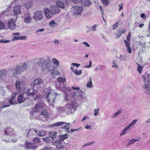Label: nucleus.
<instances>
[{
  "mask_svg": "<svg viewBox=\"0 0 150 150\" xmlns=\"http://www.w3.org/2000/svg\"><path fill=\"white\" fill-rule=\"evenodd\" d=\"M42 62L41 67V69L42 71L47 69L49 71H52L51 74L53 76L54 75L56 74L57 75V73H59L58 72L57 74H55V72H54V70L55 67L52 63L49 56L46 57L44 59H43V61Z\"/></svg>",
  "mask_w": 150,
  "mask_h": 150,
  "instance_id": "obj_1",
  "label": "nucleus"
},
{
  "mask_svg": "<svg viewBox=\"0 0 150 150\" xmlns=\"http://www.w3.org/2000/svg\"><path fill=\"white\" fill-rule=\"evenodd\" d=\"M44 92L46 95L47 101L50 104L53 105L54 100L56 98V96L58 94L54 92L51 93V89L50 88L45 89L44 90Z\"/></svg>",
  "mask_w": 150,
  "mask_h": 150,
  "instance_id": "obj_2",
  "label": "nucleus"
},
{
  "mask_svg": "<svg viewBox=\"0 0 150 150\" xmlns=\"http://www.w3.org/2000/svg\"><path fill=\"white\" fill-rule=\"evenodd\" d=\"M71 88L74 89H76L77 91L76 92L74 91V95L73 97L74 99L79 100H81L83 98V93L82 90H80L79 87H74L72 86Z\"/></svg>",
  "mask_w": 150,
  "mask_h": 150,
  "instance_id": "obj_3",
  "label": "nucleus"
},
{
  "mask_svg": "<svg viewBox=\"0 0 150 150\" xmlns=\"http://www.w3.org/2000/svg\"><path fill=\"white\" fill-rule=\"evenodd\" d=\"M77 106L75 101H71L70 103L67 105L65 108L67 109V113L68 114H71L73 113Z\"/></svg>",
  "mask_w": 150,
  "mask_h": 150,
  "instance_id": "obj_4",
  "label": "nucleus"
},
{
  "mask_svg": "<svg viewBox=\"0 0 150 150\" xmlns=\"http://www.w3.org/2000/svg\"><path fill=\"white\" fill-rule=\"evenodd\" d=\"M44 106V104L41 103L36 104L35 107L32 108V111L30 112V114L33 115L35 112L42 111Z\"/></svg>",
  "mask_w": 150,
  "mask_h": 150,
  "instance_id": "obj_5",
  "label": "nucleus"
},
{
  "mask_svg": "<svg viewBox=\"0 0 150 150\" xmlns=\"http://www.w3.org/2000/svg\"><path fill=\"white\" fill-rule=\"evenodd\" d=\"M65 124V125L61 127L62 129H66V131L69 132V128L70 124L67 122H57L54 124H53L51 126H52L58 127L61 126Z\"/></svg>",
  "mask_w": 150,
  "mask_h": 150,
  "instance_id": "obj_6",
  "label": "nucleus"
},
{
  "mask_svg": "<svg viewBox=\"0 0 150 150\" xmlns=\"http://www.w3.org/2000/svg\"><path fill=\"white\" fill-rule=\"evenodd\" d=\"M83 10L82 6H74L72 7L71 9V11L77 15H81Z\"/></svg>",
  "mask_w": 150,
  "mask_h": 150,
  "instance_id": "obj_7",
  "label": "nucleus"
},
{
  "mask_svg": "<svg viewBox=\"0 0 150 150\" xmlns=\"http://www.w3.org/2000/svg\"><path fill=\"white\" fill-rule=\"evenodd\" d=\"M43 15L42 11L37 10L34 13L33 18L35 21H40L43 18Z\"/></svg>",
  "mask_w": 150,
  "mask_h": 150,
  "instance_id": "obj_8",
  "label": "nucleus"
},
{
  "mask_svg": "<svg viewBox=\"0 0 150 150\" xmlns=\"http://www.w3.org/2000/svg\"><path fill=\"white\" fill-rule=\"evenodd\" d=\"M27 98V94L23 92L18 96L17 99V102L19 103H22Z\"/></svg>",
  "mask_w": 150,
  "mask_h": 150,
  "instance_id": "obj_9",
  "label": "nucleus"
},
{
  "mask_svg": "<svg viewBox=\"0 0 150 150\" xmlns=\"http://www.w3.org/2000/svg\"><path fill=\"white\" fill-rule=\"evenodd\" d=\"M12 72V74L13 76H16L21 74L19 67V66H16L15 67L12 68L11 69Z\"/></svg>",
  "mask_w": 150,
  "mask_h": 150,
  "instance_id": "obj_10",
  "label": "nucleus"
},
{
  "mask_svg": "<svg viewBox=\"0 0 150 150\" xmlns=\"http://www.w3.org/2000/svg\"><path fill=\"white\" fill-rule=\"evenodd\" d=\"M7 25L8 27L11 30H14L15 29L16 24L13 19H10L9 20Z\"/></svg>",
  "mask_w": 150,
  "mask_h": 150,
  "instance_id": "obj_11",
  "label": "nucleus"
},
{
  "mask_svg": "<svg viewBox=\"0 0 150 150\" xmlns=\"http://www.w3.org/2000/svg\"><path fill=\"white\" fill-rule=\"evenodd\" d=\"M24 83V82L22 81L21 79L17 80L15 83L16 87L17 90H20L22 86H23V84Z\"/></svg>",
  "mask_w": 150,
  "mask_h": 150,
  "instance_id": "obj_12",
  "label": "nucleus"
},
{
  "mask_svg": "<svg viewBox=\"0 0 150 150\" xmlns=\"http://www.w3.org/2000/svg\"><path fill=\"white\" fill-rule=\"evenodd\" d=\"M7 71L5 69L0 71V79L4 80L6 78Z\"/></svg>",
  "mask_w": 150,
  "mask_h": 150,
  "instance_id": "obj_13",
  "label": "nucleus"
},
{
  "mask_svg": "<svg viewBox=\"0 0 150 150\" xmlns=\"http://www.w3.org/2000/svg\"><path fill=\"white\" fill-rule=\"evenodd\" d=\"M44 11L45 16L47 18H50L52 17V14L50 11L47 8L44 9Z\"/></svg>",
  "mask_w": 150,
  "mask_h": 150,
  "instance_id": "obj_14",
  "label": "nucleus"
},
{
  "mask_svg": "<svg viewBox=\"0 0 150 150\" xmlns=\"http://www.w3.org/2000/svg\"><path fill=\"white\" fill-rule=\"evenodd\" d=\"M19 67L20 71L22 72L26 70L28 68V65L25 63H21Z\"/></svg>",
  "mask_w": 150,
  "mask_h": 150,
  "instance_id": "obj_15",
  "label": "nucleus"
},
{
  "mask_svg": "<svg viewBox=\"0 0 150 150\" xmlns=\"http://www.w3.org/2000/svg\"><path fill=\"white\" fill-rule=\"evenodd\" d=\"M36 92V91L34 90L33 88H29L27 91L24 92V93L27 94V97L28 98V96H33L35 94Z\"/></svg>",
  "mask_w": 150,
  "mask_h": 150,
  "instance_id": "obj_16",
  "label": "nucleus"
},
{
  "mask_svg": "<svg viewBox=\"0 0 150 150\" xmlns=\"http://www.w3.org/2000/svg\"><path fill=\"white\" fill-rule=\"evenodd\" d=\"M25 146L28 149H34L36 148V146L34 144L31 143L26 142L24 143Z\"/></svg>",
  "mask_w": 150,
  "mask_h": 150,
  "instance_id": "obj_17",
  "label": "nucleus"
},
{
  "mask_svg": "<svg viewBox=\"0 0 150 150\" xmlns=\"http://www.w3.org/2000/svg\"><path fill=\"white\" fill-rule=\"evenodd\" d=\"M35 133H38V132L36 130L33 128L30 129L27 134V136H31L35 134Z\"/></svg>",
  "mask_w": 150,
  "mask_h": 150,
  "instance_id": "obj_18",
  "label": "nucleus"
},
{
  "mask_svg": "<svg viewBox=\"0 0 150 150\" xmlns=\"http://www.w3.org/2000/svg\"><path fill=\"white\" fill-rule=\"evenodd\" d=\"M52 144L56 146L57 148H61L63 147V145H61V142L59 141L58 140L54 142H53Z\"/></svg>",
  "mask_w": 150,
  "mask_h": 150,
  "instance_id": "obj_19",
  "label": "nucleus"
},
{
  "mask_svg": "<svg viewBox=\"0 0 150 150\" xmlns=\"http://www.w3.org/2000/svg\"><path fill=\"white\" fill-rule=\"evenodd\" d=\"M56 111L57 113L58 114L64 112L65 111L67 112L66 108L64 107H60L57 108Z\"/></svg>",
  "mask_w": 150,
  "mask_h": 150,
  "instance_id": "obj_20",
  "label": "nucleus"
},
{
  "mask_svg": "<svg viewBox=\"0 0 150 150\" xmlns=\"http://www.w3.org/2000/svg\"><path fill=\"white\" fill-rule=\"evenodd\" d=\"M25 22L26 23H30L31 20V18L29 14L27 13L25 15Z\"/></svg>",
  "mask_w": 150,
  "mask_h": 150,
  "instance_id": "obj_21",
  "label": "nucleus"
},
{
  "mask_svg": "<svg viewBox=\"0 0 150 150\" xmlns=\"http://www.w3.org/2000/svg\"><path fill=\"white\" fill-rule=\"evenodd\" d=\"M13 12L14 13L16 14L20 13L21 10L20 6H15L13 8Z\"/></svg>",
  "mask_w": 150,
  "mask_h": 150,
  "instance_id": "obj_22",
  "label": "nucleus"
},
{
  "mask_svg": "<svg viewBox=\"0 0 150 150\" xmlns=\"http://www.w3.org/2000/svg\"><path fill=\"white\" fill-rule=\"evenodd\" d=\"M43 82L42 80L40 78H38L35 79L33 82V84L34 86L35 85H39Z\"/></svg>",
  "mask_w": 150,
  "mask_h": 150,
  "instance_id": "obj_23",
  "label": "nucleus"
},
{
  "mask_svg": "<svg viewBox=\"0 0 150 150\" xmlns=\"http://www.w3.org/2000/svg\"><path fill=\"white\" fill-rule=\"evenodd\" d=\"M82 4L84 6H88L91 4L90 1L89 0H82Z\"/></svg>",
  "mask_w": 150,
  "mask_h": 150,
  "instance_id": "obj_24",
  "label": "nucleus"
},
{
  "mask_svg": "<svg viewBox=\"0 0 150 150\" xmlns=\"http://www.w3.org/2000/svg\"><path fill=\"white\" fill-rule=\"evenodd\" d=\"M16 94V93H15L14 94H13L14 96L8 101L10 104H16L15 98V97Z\"/></svg>",
  "mask_w": 150,
  "mask_h": 150,
  "instance_id": "obj_25",
  "label": "nucleus"
},
{
  "mask_svg": "<svg viewBox=\"0 0 150 150\" xmlns=\"http://www.w3.org/2000/svg\"><path fill=\"white\" fill-rule=\"evenodd\" d=\"M57 134V132L54 131L50 132H49L50 137H51V139H54V138H56Z\"/></svg>",
  "mask_w": 150,
  "mask_h": 150,
  "instance_id": "obj_26",
  "label": "nucleus"
},
{
  "mask_svg": "<svg viewBox=\"0 0 150 150\" xmlns=\"http://www.w3.org/2000/svg\"><path fill=\"white\" fill-rule=\"evenodd\" d=\"M67 135L66 134L64 135H61L59 136V141L61 142L67 139Z\"/></svg>",
  "mask_w": 150,
  "mask_h": 150,
  "instance_id": "obj_27",
  "label": "nucleus"
},
{
  "mask_svg": "<svg viewBox=\"0 0 150 150\" xmlns=\"http://www.w3.org/2000/svg\"><path fill=\"white\" fill-rule=\"evenodd\" d=\"M40 115L41 116H43L44 118H47L48 116V114L45 110H44L42 111Z\"/></svg>",
  "mask_w": 150,
  "mask_h": 150,
  "instance_id": "obj_28",
  "label": "nucleus"
},
{
  "mask_svg": "<svg viewBox=\"0 0 150 150\" xmlns=\"http://www.w3.org/2000/svg\"><path fill=\"white\" fill-rule=\"evenodd\" d=\"M122 112V110L120 109L116 112L113 116L111 117L112 118H115L116 117L118 116Z\"/></svg>",
  "mask_w": 150,
  "mask_h": 150,
  "instance_id": "obj_29",
  "label": "nucleus"
},
{
  "mask_svg": "<svg viewBox=\"0 0 150 150\" xmlns=\"http://www.w3.org/2000/svg\"><path fill=\"white\" fill-rule=\"evenodd\" d=\"M43 61V58H40L36 59L35 61V63L37 64H42V61Z\"/></svg>",
  "mask_w": 150,
  "mask_h": 150,
  "instance_id": "obj_30",
  "label": "nucleus"
},
{
  "mask_svg": "<svg viewBox=\"0 0 150 150\" xmlns=\"http://www.w3.org/2000/svg\"><path fill=\"white\" fill-rule=\"evenodd\" d=\"M142 76L143 79V81L145 83L147 80L150 78V74H145L144 75H142Z\"/></svg>",
  "mask_w": 150,
  "mask_h": 150,
  "instance_id": "obj_31",
  "label": "nucleus"
},
{
  "mask_svg": "<svg viewBox=\"0 0 150 150\" xmlns=\"http://www.w3.org/2000/svg\"><path fill=\"white\" fill-rule=\"evenodd\" d=\"M86 86L88 88H91L93 87L92 83L91 78V77L90 78L89 81L87 83Z\"/></svg>",
  "mask_w": 150,
  "mask_h": 150,
  "instance_id": "obj_32",
  "label": "nucleus"
},
{
  "mask_svg": "<svg viewBox=\"0 0 150 150\" xmlns=\"http://www.w3.org/2000/svg\"><path fill=\"white\" fill-rule=\"evenodd\" d=\"M7 130H6L5 132V134L8 135H10L11 134V132L13 131V129L12 128H6Z\"/></svg>",
  "mask_w": 150,
  "mask_h": 150,
  "instance_id": "obj_33",
  "label": "nucleus"
},
{
  "mask_svg": "<svg viewBox=\"0 0 150 150\" xmlns=\"http://www.w3.org/2000/svg\"><path fill=\"white\" fill-rule=\"evenodd\" d=\"M37 134H38L39 136L41 137L44 136L46 134V132L44 130L38 132V133Z\"/></svg>",
  "mask_w": 150,
  "mask_h": 150,
  "instance_id": "obj_34",
  "label": "nucleus"
},
{
  "mask_svg": "<svg viewBox=\"0 0 150 150\" xmlns=\"http://www.w3.org/2000/svg\"><path fill=\"white\" fill-rule=\"evenodd\" d=\"M149 86L146 83H145L144 85L143 86V88L146 90L145 92H148L149 90Z\"/></svg>",
  "mask_w": 150,
  "mask_h": 150,
  "instance_id": "obj_35",
  "label": "nucleus"
},
{
  "mask_svg": "<svg viewBox=\"0 0 150 150\" xmlns=\"http://www.w3.org/2000/svg\"><path fill=\"white\" fill-rule=\"evenodd\" d=\"M52 61L54 64L56 66H58L59 65V61L55 58H54L52 59Z\"/></svg>",
  "mask_w": 150,
  "mask_h": 150,
  "instance_id": "obj_36",
  "label": "nucleus"
},
{
  "mask_svg": "<svg viewBox=\"0 0 150 150\" xmlns=\"http://www.w3.org/2000/svg\"><path fill=\"white\" fill-rule=\"evenodd\" d=\"M54 139H51V137H46L44 139L45 141L47 143H50L52 141V140H54Z\"/></svg>",
  "mask_w": 150,
  "mask_h": 150,
  "instance_id": "obj_37",
  "label": "nucleus"
},
{
  "mask_svg": "<svg viewBox=\"0 0 150 150\" xmlns=\"http://www.w3.org/2000/svg\"><path fill=\"white\" fill-rule=\"evenodd\" d=\"M138 141V139H133L129 140V142L128 143L127 146H129L133 144L135 142Z\"/></svg>",
  "mask_w": 150,
  "mask_h": 150,
  "instance_id": "obj_38",
  "label": "nucleus"
},
{
  "mask_svg": "<svg viewBox=\"0 0 150 150\" xmlns=\"http://www.w3.org/2000/svg\"><path fill=\"white\" fill-rule=\"evenodd\" d=\"M129 128V126H127L122 131V132H121L120 135H122L125 134L127 132V131Z\"/></svg>",
  "mask_w": 150,
  "mask_h": 150,
  "instance_id": "obj_39",
  "label": "nucleus"
},
{
  "mask_svg": "<svg viewBox=\"0 0 150 150\" xmlns=\"http://www.w3.org/2000/svg\"><path fill=\"white\" fill-rule=\"evenodd\" d=\"M32 5V4L31 3L28 2L26 3L24 6L27 9H29L30 8Z\"/></svg>",
  "mask_w": 150,
  "mask_h": 150,
  "instance_id": "obj_40",
  "label": "nucleus"
},
{
  "mask_svg": "<svg viewBox=\"0 0 150 150\" xmlns=\"http://www.w3.org/2000/svg\"><path fill=\"white\" fill-rule=\"evenodd\" d=\"M101 1L103 5L105 6H107L109 4L108 0H102Z\"/></svg>",
  "mask_w": 150,
  "mask_h": 150,
  "instance_id": "obj_41",
  "label": "nucleus"
},
{
  "mask_svg": "<svg viewBox=\"0 0 150 150\" xmlns=\"http://www.w3.org/2000/svg\"><path fill=\"white\" fill-rule=\"evenodd\" d=\"M74 73L76 75H80L81 74L82 70H78L77 69H76L74 70Z\"/></svg>",
  "mask_w": 150,
  "mask_h": 150,
  "instance_id": "obj_42",
  "label": "nucleus"
},
{
  "mask_svg": "<svg viewBox=\"0 0 150 150\" xmlns=\"http://www.w3.org/2000/svg\"><path fill=\"white\" fill-rule=\"evenodd\" d=\"M53 12L54 13H58L60 11V9L57 7H54V9L52 10Z\"/></svg>",
  "mask_w": 150,
  "mask_h": 150,
  "instance_id": "obj_43",
  "label": "nucleus"
},
{
  "mask_svg": "<svg viewBox=\"0 0 150 150\" xmlns=\"http://www.w3.org/2000/svg\"><path fill=\"white\" fill-rule=\"evenodd\" d=\"M57 81L59 82L64 83L65 81V79L62 77H60L57 79Z\"/></svg>",
  "mask_w": 150,
  "mask_h": 150,
  "instance_id": "obj_44",
  "label": "nucleus"
},
{
  "mask_svg": "<svg viewBox=\"0 0 150 150\" xmlns=\"http://www.w3.org/2000/svg\"><path fill=\"white\" fill-rule=\"evenodd\" d=\"M65 100L67 101L69 100V98H70L71 97V95H69V93H68V92H67L65 93Z\"/></svg>",
  "mask_w": 150,
  "mask_h": 150,
  "instance_id": "obj_45",
  "label": "nucleus"
},
{
  "mask_svg": "<svg viewBox=\"0 0 150 150\" xmlns=\"http://www.w3.org/2000/svg\"><path fill=\"white\" fill-rule=\"evenodd\" d=\"M120 61H122L123 60H125L126 59V58L125 57L124 55L120 54V57H118Z\"/></svg>",
  "mask_w": 150,
  "mask_h": 150,
  "instance_id": "obj_46",
  "label": "nucleus"
},
{
  "mask_svg": "<svg viewBox=\"0 0 150 150\" xmlns=\"http://www.w3.org/2000/svg\"><path fill=\"white\" fill-rule=\"evenodd\" d=\"M99 110V108L94 109V115L95 116H97L99 115L98 111Z\"/></svg>",
  "mask_w": 150,
  "mask_h": 150,
  "instance_id": "obj_47",
  "label": "nucleus"
},
{
  "mask_svg": "<svg viewBox=\"0 0 150 150\" xmlns=\"http://www.w3.org/2000/svg\"><path fill=\"white\" fill-rule=\"evenodd\" d=\"M137 120V119H135L133 121L131 122L130 124L128 126H129V128H130L131 126H133L135 124Z\"/></svg>",
  "mask_w": 150,
  "mask_h": 150,
  "instance_id": "obj_48",
  "label": "nucleus"
},
{
  "mask_svg": "<svg viewBox=\"0 0 150 150\" xmlns=\"http://www.w3.org/2000/svg\"><path fill=\"white\" fill-rule=\"evenodd\" d=\"M49 25L50 26H54L56 25V23L54 21L52 20L50 22Z\"/></svg>",
  "mask_w": 150,
  "mask_h": 150,
  "instance_id": "obj_49",
  "label": "nucleus"
},
{
  "mask_svg": "<svg viewBox=\"0 0 150 150\" xmlns=\"http://www.w3.org/2000/svg\"><path fill=\"white\" fill-rule=\"evenodd\" d=\"M5 26L4 23L0 21V30L4 29L5 28Z\"/></svg>",
  "mask_w": 150,
  "mask_h": 150,
  "instance_id": "obj_50",
  "label": "nucleus"
},
{
  "mask_svg": "<svg viewBox=\"0 0 150 150\" xmlns=\"http://www.w3.org/2000/svg\"><path fill=\"white\" fill-rule=\"evenodd\" d=\"M112 64H113L112 66V67H115L116 68H118V66L117 65V63L116 61H114L113 62Z\"/></svg>",
  "mask_w": 150,
  "mask_h": 150,
  "instance_id": "obj_51",
  "label": "nucleus"
},
{
  "mask_svg": "<svg viewBox=\"0 0 150 150\" xmlns=\"http://www.w3.org/2000/svg\"><path fill=\"white\" fill-rule=\"evenodd\" d=\"M142 70V66H139L137 68V70L138 71L139 74H141Z\"/></svg>",
  "mask_w": 150,
  "mask_h": 150,
  "instance_id": "obj_52",
  "label": "nucleus"
},
{
  "mask_svg": "<svg viewBox=\"0 0 150 150\" xmlns=\"http://www.w3.org/2000/svg\"><path fill=\"white\" fill-rule=\"evenodd\" d=\"M118 22H117L113 25V26H112L113 30H114L115 28H117L118 27Z\"/></svg>",
  "mask_w": 150,
  "mask_h": 150,
  "instance_id": "obj_53",
  "label": "nucleus"
},
{
  "mask_svg": "<svg viewBox=\"0 0 150 150\" xmlns=\"http://www.w3.org/2000/svg\"><path fill=\"white\" fill-rule=\"evenodd\" d=\"M82 0H71V2L74 3L75 4H77L79 3H80Z\"/></svg>",
  "mask_w": 150,
  "mask_h": 150,
  "instance_id": "obj_54",
  "label": "nucleus"
},
{
  "mask_svg": "<svg viewBox=\"0 0 150 150\" xmlns=\"http://www.w3.org/2000/svg\"><path fill=\"white\" fill-rule=\"evenodd\" d=\"M119 11H120L121 10L123 9V4L121 3L119 4Z\"/></svg>",
  "mask_w": 150,
  "mask_h": 150,
  "instance_id": "obj_55",
  "label": "nucleus"
},
{
  "mask_svg": "<svg viewBox=\"0 0 150 150\" xmlns=\"http://www.w3.org/2000/svg\"><path fill=\"white\" fill-rule=\"evenodd\" d=\"M127 52L129 53H131L132 52L131 49L130 45L127 47Z\"/></svg>",
  "mask_w": 150,
  "mask_h": 150,
  "instance_id": "obj_56",
  "label": "nucleus"
},
{
  "mask_svg": "<svg viewBox=\"0 0 150 150\" xmlns=\"http://www.w3.org/2000/svg\"><path fill=\"white\" fill-rule=\"evenodd\" d=\"M33 141L35 143H36V142H40L39 139L37 138H35L33 140Z\"/></svg>",
  "mask_w": 150,
  "mask_h": 150,
  "instance_id": "obj_57",
  "label": "nucleus"
},
{
  "mask_svg": "<svg viewBox=\"0 0 150 150\" xmlns=\"http://www.w3.org/2000/svg\"><path fill=\"white\" fill-rule=\"evenodd\" d=\"M9 105L6 104V105H2L0 107V112L2 108H5L6 107H8L9 106Z\"/></svg>",
  "mask_w": 150,
  "mask_h": 150,
  "instance_id": "obj_58",
  "label": "nucleus"
},
{
  "mask_svg": "<svg viewBox=\"0 0 150 150\" xmlns=\"http://www.w3.org/2000/svg\"><path fill=\"white\" fill-rule=\"evenodd\" d=\"M10 42L9 40H4V39H1L0 41V42L2 43H6L9 42Z\"/></svg>",
  "mask_w": 150,
  "mask_h": 150,
  "instance_id": "obj_59",
  "label": "nucleus"
},
{
  "mask_svg": "<svg viewBox=\"0 0 150 150\" xmlns=\"http://www.w3.org/2000/svg\"><path fill=\"white\" fill-rule=\"evenodd\" d=\"M19 40V37L14 36L13 37L12 40Z\"/></svg>",
  "mask_w": 150,
  "mask_h": 150,
  "instance_id": "obj_60",
  "label": "nucleus"
},
{
  "mask_svg": "<svg viewBox=\"0 0 150 150\" xmlns=\"http://www.w3.org/2000/svg\"><path fill=\"white\" fill-rule=\"evenodd\" d=\"M26 36H22L19 37V40H25L27 39Z\"/></svg>",
  "mask_w": 150,
  "mask_h": 150,
  "instance_id": "obj_61",
  "label": "nucleus"
},
{
  "mask_svg": "<svg viewBox=\"0 0 150 150\" xmlns=\"http://www.w3.org/2000/svg\"><path fill=\"white\" fill-rule=\"evenodd\" d=\"M124 42L126 45V47L129 46V42L128 41H127L126 40H124Z\"/></svg>",
  "mask_w": 150,
  "mask_h": 150,
  "instance_id": "obj_62",
  "label": "nucleus"
},
{
  "mask_svg": "<svg viewBox=\"0 0 150 150\" xmlns=\"http://www.w3.org/2000/svg\"><path fill=\"white\" fill-rule=\"evenodd\" d=\"M92 63H91V61H89V64L87 66H85L84 67L85 68H90L91 67V65Z\"/></svg>",
  "mask_w": 150,
  "mask_h": 150,
  "instance_id": "obj_63",
  "label": "nucleus"
},
{
  "mask_svg": "<svg viewBox=\"0 0 150 150\" xmlns=\"http://www.w3.org/2000/svg\"><path fill=\"white\" fill-rule=\"evenodd\" d=\"M96 25H94L92 26V30L93 31H96Z\"/></svg>",
  "mask_w": 150,
  "mask_h": 150,
  "instance_id": "obj_64",
  "label": "nucleus"
}]
</instances>
